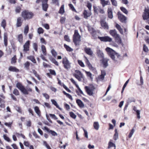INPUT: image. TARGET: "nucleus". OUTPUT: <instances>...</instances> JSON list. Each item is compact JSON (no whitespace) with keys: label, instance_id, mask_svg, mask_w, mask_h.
Returning <instances> with one entry per match:
<instances>
[{"label":"nucleus","instance_id":"obj_18","mask_svg":"<svg viewBox=\"0 0 149 149\" xmlns=\"http://www.w3.org/2000/svg\"><path fill=\"white\" fill-rule=\"evenodd\" d=\"M8 70L10 71L18 72L19 71V69L15 66H10L8 68Z\"/></svg>","mask_w":149,"mask_h":149},{"label":"nucleus","instance_id":"obj_43","mask_svg":"<svg viewBox=\"0 0 149 149\" xmlns=\"http://www.w3.org/2000/svg\"><path fill=\"white\" fill-rule=\"evenodd\" d=\"M32 72L35 76L37 78L38 80H40L41 78L39 75L37 73V72L34 69L32 70Z\"/></svg>","mask_w":149,"mask_h":149},{"label":"nucleus","instance_id":"obj_35","mask_svg":"<svg viewBox=\"0 0 149 149\" xmlns=\"http://www.w3.org/2000/svg\"><path fill=\"white\" fill-rule=\"evenodd\" d=\"M116 27L119 31L120 33L122 34H123V29L121 28L120 26L118 24H117L116 25Z\"/></svg>","mask_w":149,"mask_h":149},{"label":"nucleus","instance_id":"obj_47","mask_svg":"<svg viewBox=\"0 0 149 149\" xmlns=\"http://www.w3.org/2000/svg\"><path fill=\"white\" fill-rule=\"evenodd\" d=\"M33 46L36 52H38V45L36 43H34L33 45Z\"/></svg>","mask_w":149,"mask_h":149},{"label":"nucleus","instance_id":"obj_38","mask_svg":"<svg viewBox=\"0 0 149 149\" xmlns=\"http://www.w3.org/2000/svg\"><path fill=\"white\" fill-rule=\"evenodd\" d=\"M64 5H62L58 11V13L61 15H62L63 13H64Z\"/></svg>","mask_w":149,"mask_h":149},{"label":"nucleus","instance_id":"obj_42","mask_svg":"<svg viewBox=\"0 0 149 149\" xmlns=\"http://www.w3.org/2000/svg\"><path fill=\"white\" fill-rule=\"evenodd\" d=\"M1 26L4 29L6 28V20L5 19H3L2 20L1 22Z\"/></svg>","mask_w":149,"mask_h":149},{"label":"nucleus","instance_id":"obj_58","mask_svg":"<svg viewBox=\"0 0 149 149\" xmlns=\"http://www.w3.org/2000/svg\"><path fill=\"white\" fill-rule=\"evenodd\" d=\"M43 145L47 149H52L50 146L47 144L46 141H43Z\"/></svg>","mask_w":149,"mask_h":149},{"label":"nucleus","instance_id":"obj_53","mask_svg":"<svg viewBox=\"0 0 149 149\" xmlns=\"http://www.w3.org/2000/svg\"><path fill=\"white\" fill-rule=\"evenodd\" d=\"M3 137L4 139L7 141L8 142H11V140L6 135L4 134L3 136Z\"/></svg>","mask_w":149,"mask_h":149},{"label":"nucleus","instance_id":"obj_32","mask_svg":"<svg viewBox=\"0 0 149 149\" xmlns=\"http://www.w3.org/2000/svg\"><path fill=\"white\" fill-rule=\"evenodd\" d=\"M49 59L53 63H54L56 65L58 66V63L56 61L55 59L54 58L52 57V56H51L49 57Z\"/></svg>","mask_w":149,"mask_h":149},{"label":"nucleus","instance_id":"obj_62","mask_svg":"<svg viewBox=\"0 0 149 149\" xmlns=\"http://www.w3.org/2000/svg\"><path fill=\"white\" fill-rule=\"evenodd\" d=\"M49 71L50 72V73L51 74L56 76V73L55 72V71L54 70H53L52 69H50L49 70Z\"/></svg>","mask_w":149,"mask_h":149},{"label":"nucleus","instance_id":"obj_1","mask_svg":"<svg viewBox=\"0 0 149 149\" xmlns=\"http://www.w3.org/2000/svg\"><path fill=\"white\" fill-rule=\"evenodd\" d=\"M105 50L111 58L114 61H117L121 58L120 55L112 49L107 47Z\"/></svg>","mask_w":149,"mask_h":149},{"label":"nucleus","instance_id":"obj_31","mask_svg":"<svg viewBox=\"0 0 149 149\" xmlns=\"http://www.w3.org/2000/svg\"><path fill=\"white\" fill-rule=\"evenodd\" d=\"M108 60L106 58H103L101 60L102 61V63L103 65V66L104 67H107L108 65Z\"/></svg>","mask_w":149,"mask_h":149},{"label":"nucleus","instance_id":"obj_13","mask_svg":"<svg viewBox=\"0 0 149 149\" xmlns=\"http://www.w3.org/2000/svg\"><path fill=\"white\" fill-rule=\"evenodd\" d=\"M143 17L144 20H147L149 19V9H145L143 15Z\"/></svg>","mask_w":149,"mask_h":149},{"label":"nucleus","instance_id":"obj_14","mask_svg":"<svg viewBox=\"0 0 149 149\" xmlns=\"http://www.w3.org/2000/svg\"><path fill=\"white\" fill-rule=\"evenodd\" d=\"M118 17L120 21L122 22H124L126 20V18L123 15L118 12Z\"/></svg>","mask_w":149,"mask_h":149},{"label":"nucleus","instance_id":"obj_59","mask_svg":"<svg viewBox=\"0 0 149 149\" xmlns=\"http://www.w3.org/2000/svg\"><path fill=\"white\" fill-rule=\"evenodd\" d=\"M120 10L122 11L124 13L127 14L128 13V11L127 9L123 7H121Z\"/></svg>","mask_w":149,"mask_h":149},{"label":"nucleus","instance_id":"obj_6","mask_svg":"<svg viewBox=\"0 0 149 149\" xmlns=\"http://www.w3.org/2000/svg\"><path fill=\"white\" fill-rule=\"evenodd\" d=\"M73 76L79 81H82L84 79L83 74L79 70H75V73L74 74Z\"/></svg>","mask_w":149,"mask_h":149},{"label":"nucleus","instance_id":"obj_51","mask_svg":"<svg viewBox=\"0 0 149 149\" xmlns=\"http://www.w3.org/2000/svg\"><path fill=\"white\" fill-rule=\"evenodd\" d=\"M51 52L52 55L55 58H56L57 55V53L56 52L54 49H52L51 50Z\"/></svg>","mask_w":149,"mask_h":149},{"label":"nucleus","instance_id":"obj_34","mask_svg":"<svg viewBox=\"0 0 149 149\" xmlns=\"http://www.w3.org/2000/svg\"><path fill=\"white\" fill-rule=\"evenodd\" d=\"M101 3L103 7H104L106 5H108L109 1H105V0H100Z\"/></svg>","mask_w":149,"mask_h":149},{"label":"nucleus","instance_id":"obj_48","mask_svg":"<svg viewBox=\"0 0 149 149\" xmlns=\"http://www.w3.org/2000/svg\"><path fill=\"white\" fill-rule=\"evenodd\" d=\"M29 31V27L28 25H27L25 27L24 33L25 35H26Z\"/></svg>","mask_w":149,"mask_h":149},{"label":"nucleus","instance_id":"obj_10","mask_svg":"<svg viewBox=\"0 0 149 149\" xmlns=\"http://www.w3.org/2000/svg\"><path fill=\"white\" fill-rule=\"evenodd\" d=\"M98 38L102 41L111 42L112 41V39L108 36H98Z\"/></svg>","mask_w":149,"mask_h":149},{"label":"nucleus","instance_id":"obj_26","mask_svg":"<svg viewBox=\"0 0 149 149\" xmlns=\"http://www.w3.org/2000/svg\"><path fill=\"white\" fill-rule=\"evenodd\" d=\"M27 58V59L31 61L33 63H36V60L34 56L30 55L28 56Z\"/></svg>","mask_w":149,"mask_h":149},{"label":"nucleus","instance_id":"obj_39","mask_svg":"<svg viewBox=\"0 0 149 149\" xmlns=\"http://www.w3.org/2000/svg\"><path fill=\"white\" fill-rule=\"evenodd\" d=\"M41 49L43 55L45 56L46 55L47 52L45 47L44 45H42L41 46Z\"/></svg>","mask_w":149,"mask_h":149},{"label":"nucleus","instance_id":"obj_60","mask_svg":"<svg viewBox=\"0 0 149 149\" xmlns=\"http://www.w3.org/2000/svg\"><path fill=\"white\" fill-rule=\"evenodd\" d=\"M57 80H58V84L61 86H63V87L65 89V84L62 83L58 78L57 79Z\"/></svg>","mask_w":149,"mask_h":149},{"label":"nucleus","instance_id":"obj_17","mask_svg":"<svg viewBox=\"0 0 149 149\" xmlns=\"http://www.w3.org/2000/svg\"><path fill=\"white\" fill-rule=\"evenodd\" d=\"M44 129L46 130L48 133H50L52 136H57V133L55 131L49 130L47 127H44Z\"/></svg>","mask_w":149,"mask_h":149},{"label":"nucleus","instance_id":"obj_36","mask_svg":"<svg viewBox=\"0 0 149 149\" xmlns=\"http://www.w3.org/2000/svg\"><path fill=\"white\" fill-rule=\"evenodd\" d=\"M30 63L28 61L26 62L24 64V67L26 70H29V69Z\"/></svg>","mask_w":149,"mask_h":149},{"label":"nucleus","instance_id":"obj_21","mask_svg":"<svg viewBox=\"0 0 149 149\" xmlns=\"http://www.w3.org/2000/svg\"><path fill=\"white\" fill-rule=\"evenodd\" d=\"M115 42L118 45H120L122 43V39L120 35H118L116 37L114 38Z\"/></svg>","mask_w":149,"mask_h":149},{"label":"nucleus","instance_id":"obj_23","mask_svg":"<svg viewBox=\"0 0 149 149\" xmlns=\"http://www.w3.org/2000/svg\"><path fill=\"white\" fill-rule=\"evenodd\" d=\"M110 34L114 38L118 36L119 34L117 33L116 30H111L109 31Z\"/></svg>","mask_w":149,"mask_h":149},{"label":"nucleus","instance_id":"obj_50","mask_svg":"<svg viewBox=\"0 0 149 149\" xmlns=\"http://www.w3.org/2000/svg\"><path fill=\"white\" fill-rule=\"evenodd\" d=\"M69 115L72 118L74 119H75L77 117L76 115L72 112H70Z\"/></svg>","mask_w":149,"mask_h":149},{"label":"nucleus","instance_id":"obj_55","mask_svg":"<svg viewBox=\"0 0 149 149\" xmlns=\"http://www.w3.org/2000/svg\"><path fill=\"white\" fill-rule=\"evenodd\" d=\"M135 131V130L134 128H133L130 131V132L128 136L129 138H130L132 136V135L134 134Z\"/></svg>","mask_w":149,"mask_h":149},{"label":"nucleus","instance_id":"obj_11","mask_svg":"<svg viewBox=\"0 0 149 149\" xmlns=\"http://www.w3.org/2000/svg\"><path fill=\"white\" fill-rule=\"evenodd\" d=\"M93 7L94 11L96 13H97L98 12H99L103 14L104 13V10L100 6H93Z\"/></svg>","mask_w":149,"mask_h":149},{"label":"nucleus","instance_id":"obj_25","mask_svg":"<svg viewBox=\"0 0 149 149\" xmlns=\"http://www.w3.org/2000/svg\"><path fill=\"white\" fill-rule=\"evenodd\" d=\"M108 17L112 19L113 17L112 10L111 7H109L108 9Z\"/></svg>","mask_w":149,"mask_h":149},{"label":"nucleus","instance_id":"obj_16","mask_svg":"<svg viewBox=\"0 0 149 149\" xmlns=\"http://www.w3.org/2000/svg\"><path fill=\"white\" fill-rule=\"evenodd\" d=\"M83 14L84 18L86 19H87L88 17H90L91 14V11H87L86 10L84 11Z\"/></svg>","mask_w":149,"mask_h":149},{"label":"nucleus","instance_id":"obj_54","mask_svg":"<svg viewBox=\"0 0 149 149\" xmlns=\"http://www.w3.org/2000/svg\"><path fill=\"white\" fill-rule=\"evenodd\" d=\"M68 6L70 7V9L72 11L76 12V10H75L72 4H68Z\"/></svg>","mask_w":149,"mask_h":149},{"label":"nucleus","instance_id":"obj_4","mask_svg":"<svg viewBox=\"0 0 149 149\" xmlns=\"http://www.w3.org/2000/svg\"><path fill=\"white\" fill-rule=\"evenodd\" d=\"M85 89L87 94L90 96H93L95 94L94 91L95 88L92 84H90L88 86H85Z\"/></svg>","mask_w":149,"mask_h":149},{"label":"nucleus","instance_id":"obj_63","mask_svg":"<svg viewBox=\"0 0 149 149\" xmlns=\"http://www.w3.org/2000/svg\"><path fill=\"white\" fill-rule=\"evenodd\" d=\"M65 21V17H61L60 19V22L61 24H64Z\"/></svg>","mask_w":149,"mask_h":149},{"label":"nucleus","instance_id":"obj_24","mask_svg":"<svg viewBox=\"0 0 149 149\" xmlns=\"http://www.w3.org/2000/svg\"><path fill=\"white\" fill-rule=\"evenodd\" d=\"M76 103L78 106L81 108H83L84 107V105L83 102L80 99L76 100Z\"/></svg>","mask_w":149,"mask_h":149},{"label":"nucleus","instance_id":"obj_20","mask_svg":"<svg viewBox=\"0 0 149 149\" xmlns=\"http://www.w3.org/2000/svg\"><path fill=\"white\" fill-rule=\"evenodd\" d=\"M101 25L102 27L105 29H108L109 26L107 23L104 20H101Z\"/></svg>","mask_w":149,"mask_h":149},{"label":"nucleus","instance_id":"obj_3","mask_svg":"<svg viewBox=\"0 0 149 149\" xmlns=\"http://www.w3.org/2000/svg\"><path fill=\"white\" fill-rule=\"evenodd\" d=\"M21 15L24 20H28L33 18L34 14L28 10H25L22 12Z\"/></svg>","mask_w":149,"mask_h":149},{"label":"nucleus","instance_id":"obj_49","mask_svg":"<svg viewBox=\"0 0 149 149\" xmlns=\"http://www.w3.org/2000/svg\"><path fill=\"white\" fill-rule=\"evenodd\" d=\"M21 10V8L20 6H17L15 8V11L16 13H19Z\"/></svg>","mask_w":149,"mask_h":149},{"label":"nucleus","instance_id":"obj_2","mask_svg":"<svg viewBox=\"0 0 149 149\" xmlns=\"http://www.w3.org/2000/svg\"><path fill=\"white\" fill-rule=\"evenodd\" d=\"M16 87L24 94L27 95L29 94V92L32 91V89L29 88H26L20 82H18L16 84Z\"/></svg>","mask_w":149,"mask_h":149},{"label":"nucleus","instance_id":"obj_56","mask_svg":"<svg viewBox=\"0 0 149 149\" xmlns=\"http://www.w3.org/2000/svg\"><path fill=\"white\" fill-rule=\"evenodd\" d=\"M44 32V30L42 27H39L38 29V32L39 34L43 33Z\"/></svg>","mask_w":149,"mask_h":149},{"label":"nucleus","instance_id":"obj_37","mask_svg":"<svg viewBox=\"0 0 149 149\" xmlns=\"http://www.w3.org/2000/svg\"><path fill=\"white\" fill-rule=\"evenodd\" d=\"M93 127L95 129L98 130L100 127L98 122H95L93 123Z\"/></svg>","mask_w":149,"mask_h":149},{"label":"nucleus","instance_id":"obj_57","mask_svg":"<svg viewBox=\"0 0 149 149\" xmlns=\"http://www.w3.org/2000/svg\"><path fill=\"white\" fill-rule=\"evenodd\" d=\"M15 135L17 137H19V136H21L24 139H25L26 138L25 136L23 134H19L18 133L16 132L15 133Z\"/></svg>","mask_w":149,"mask_h":149},{"label":"nucleus","instance_id":"obj_40","mask_svg":"<svg viewBox=\"0 0 149 149\" xmlns=\"http://www.w3.org/2000/svg\"><path fill=\"white\" fill-rule=\"evenodd\" d=\"M111 140H110V141L108 143V148H110L111 147H115V149L116 148V145L115 144L112 143L111 141Z\"/></svg>","mask_w":149,"mask_h":149},{"label":"nucleus","instance_id":"obj_64","mask_svg":"<svg viewBox=\"0 0 149 149\" xmlns=\"http://www.w3.org/2000/svg\"><path fill=\"white\" fill-rule=\"evenodd\" d=\"M66 49L69 52H71L73 50L72 48L66 45Z\"/></svg>","mask_w":149,"mask_h":149},{"label":"nucleus","instance_id":"obj_8","mask_svg":"<svg viewBox=\"0 0 149 149\" xmlns=\"http://www.w3.org/2000/svg\"><path fill=\"white\" fill-rule=\"evenodd\" d=\"M24 19L22 17H19L17 18V22L16 23V26L17 27H19L21 26H22Z\"/></svg>","mask_w":149,"mask_h":149},{"label":"nucleus","instance_id":"obj_44","mask_svg":"<svg viewBox=\"0 0 149 149\" xmlns=\"http://www.w3.org/2000/svg\"><path fill=\"white\" fill-rule=\"evenodd\" d=\"M51 101L53 104H54L56 107L58 108L59 109L61 110V108L59 107L58 105V104L54 100H52Z\"/></svg>","mask_w":149,"mask_h":149},{"label":"nucleus","instance_id":"obj_27","mask_svg":"<svg viewBox=\"0 0 149 149\" xmlns=\"http://www.w3.org/2000/svg\"><path fill=\"white\" fill-rule=\"evenodd\" d=\"M86 53L89 55H92L93 54V51L89 48L86 47L84 49Z\"/></svg>","mask_w":149,"mask_h":149},{"label":"nucleus","instance_id":"obj_52","mask_svg":"<svg viewBox=\"0 0 149 149\" xmlns=\"http://www.w3.org/2000/svg\"><path fill=\"white\" fill-rule=\"evenodd\" d=\"M13 93L16 96L19 95V91L16 88H15L14 89V90L13 92Z\"/></svg>","mask_w":149,"mask_h":149},{"label":"nucleus","instance_id":"obj_19","mask_svg":"<svg viewBox=\"0 0 149 149\" xmlns=\"http://www.w3.org/2000/svg\"><path fill=\"white\" fill-rule=\"evenodd\" d=\"M84 57L85 59V63L86 65H88V67H89V68L91 70H93L94 69V68L92 67L91 64L90 63L89 60H88L87 58L85 56H84Z\"/></svg>","mask_w":149,"mask_h":149},{"label":"nucleus","instance_id":"obj_61","mask_svg":"<svg viewBox=\"0 0 149 149\" xmlns=\"http://www.w3.org/2000/svg\"><path fill=\"white\" fill-rule=\"evenodd\" d=\"M59 0H52V3L54 4H55L58 6H59Z\"/></svg>","mask_w":149,"mask_h":149},{"label":"nucleus","instance_id":"obj_7","mask_svg":"<svg viewBox=\"0 0 149 149\" xmlns=\"http://www.w3.org/2000/svg\"><path fill=\"white\" fill-rule=\"evenodd\" d=\"M30 41L29 40H28L23 45L22 51L24 54H27L29 52L30 45Z\"/></svg>","mask_w":149,"mask_h":149},{"label":"nucleus","instance_id":"obj_30","mask_svg":"<svg viewBox=\"0 0 149 149\" xmlns=\"http://www.w3.org/2000/svg\"><path fill=\"white\" fill-rule=\"evenodd\" d=\"M17 39L20 43L22 44L23 42V36L22 34H20L17 36Z\"/></svg>","mask_w":149,"mask_h":149},{"label":"nucleus","instance_id":"obj_28","mask_svg":"<svg viewBox=\"0 0 149 149\" xmlns=\"http://www.w3.org/2000/svg\"><path fill=\"white\" fill-rule=\"evenodd\" d=\"M97 55L99 57L103 58L104 57V54L100 50L97 49Z\"/></svg>","mask_w":149,"mask_h":149},{"label":"nucleus","instance_id":"obj_41","mask_svg":"<svg viewBox=\"0 0 149 149\" xmlns=\"http://www.w3.org/2000/svg\"><path fill=\"white\" fill-rule=\"evenodd\" d=\"M71 67V63L69 61L66 59V69H69Z\"/></svg>","mask_w":149,"mask_h":149},{"label":"nucleus","instance_id":"obj_22","mask_svg":"<svg viewBox=\"0 0 149 149\" xmlns=\"http://www.w3.org/2000/svg\"><path fill=\"white\" fill-rule=\"evenodd\" d=\"M106 75V73L104 71H101V75L99 76L98 78V80L100 81H102L104 79V76Z\"/></svg>","mask_w":149,"mask_h":149},{"label":"nucleus","instance_id":"obj_12","mask_svg":"<svg viewBox=\"0 0 149 149\" xmlns=\"http://www.w3.org/2000/svg\"><path fill=\"white\" fill-rule=\"evenodd\" d=\"M48 0H45L42 3V9L45 11H47L49 5L47 3Z\"/></svg>","mask_w":149,"mask_h":149},{"label":"nucleus","instance_id":"obj_15","mask_svg":"<svg viewBox=\"0 0 149 149\" xmlns=\"http://www.w3.org/2000/svg\"><path fill=\"white\" fill-rule=\"evenodd\" d=\"M4 42L5 47H6L8 44V34L7 32H5L3 35Z\"/></svg>","mask_w":149,"mask_h":149},{"label":"nucleus","instance_id":"obj_29","mask_svg":"<svg viewBox=\"0 0 149 149\" xmlns=\"http://www.w3.org/2000/svg\"><path fill=\"white\" fill-rule=\"evenodd\" d=\"M34 109L36 113L38 116L40 117L41 116V113L38 107V106L35 107Z\"/></svg>","mask_w":149,"mask_h":149},{"label":"nucleus","instance_id":"obj_9","mask_svg":"<svg viewBox=\"0 0 149 149\" xmlns=\"http://www.w3.org/2000/svg\"><path fill=\"white\" fill-rule=\"evenodd\" d=\"M88 30L90 33L92 35L94 38L95 39L98 37V36L96 34L95 31L93 28L91 27H88Z\"/></svg>","mask_w":149,"mask_h":149},{"label":"nucleus","instance_id":"obj_5","mask_svg":"<svg viewBox=\"0 0 149 149\" xmlns=\"http://www.w3.org/2000/svg\"><path fill=\"white\" fill-rule=\"evenodd\" d=\"M74 42L76 45H78L81 41V36L77 30H75L74 34L73 36Z\"/></svg>","mask_w":149,"mask_h":149},{"label":"nucleus","instance_id":"obj_45","mask_svg":"<svg viewBox=\"0 0 149 149\" xmlns=\"http://www.w3.org/2000/svg\"><path fill=\"white\" fill-rule=\"evenodd\" d=\"M11 45L12 49L15 51L16 49L17 46L15 42L13 41L11 42Z\"/></svg>","mask_w":149,"mask_h":149},{"label":"nucleus","instance_id":"obj_33","mask_svg":"<svg viewBox=\"0 0 149 149\" xmlns=\"http://www.w3.org/2000/svg\"><path fill=\"white\" fill-rule=\"evenodd\" d=\"M17 58L16 55H14L13 57L11 58V63L12 64H15L17 62Z\"/></svg>","mask_w":149,"mask_h":149},{"label":"nucleus","instance_id":"obj_46","mask_svg":"<svg viewBox=\"0 0 149 149\" xmlns=\"http://www.w3.org/2000/svg\"><path fill=\"white\" fill-rule=\"evenodd\" d=\"M85 73L88 77H89L91 80L93 79V78L92 77V74L90 72L85 71Z\"/></svg>","mask_w":149,"mask_h":149}]
</instances>
